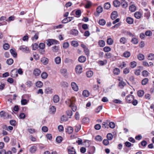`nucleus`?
I'll return each mask as SVG.
<instances>
[{
  "mask_svg": "<svg viewBox=\"0 0 154 154\" xmlns=\"http://www.w3.org/2000/svg\"><path fill=\"white\" fill-rule=\"evenodd\" d=\"M76 99L74 97H72L71 99H68L66 101V103L69 105V106L71 108L73 111H75L77 109V106L75 104Z\"/></svg>",
  "mask_w": 154,
  "mask_h": 154,
  "instance_id": "1",
  "label": "nucleus"
},
{
  "mask_svg": "<svg viewBox=\"0 0 154 154\" xmlns=\"http://www.w3.org/2000/svg\"><path fill=\"white\" fill-rule=\"evenodd\" d=\"M59 42L56 40L53 39H48L47 40L46 43L49 47L53 44H58Z\"/></svg>",
  "mask_w": 154,
  "mask_h": 154,
  "instance_id": "2",
  "label": "nucleus"
},
{
  "mask_svg": "<svg viewBox=\"0 0 154 154\" xmlns=\"http://www.w3.org/2000/svg\"><path fill=\"white\" fill-rule=\"evenodd\" d=\"M41 62L44 65L48 64L49 62V59L45 57H43L41 59Z\"/></svg>",
  "mask_w": 154,
  "mask_h": 154,
  "instance_id": "3",
  "label": "nucleus"
},
{
  "mask_svg": "<svg viewBox=\"0 0 154 154\" xmlns=\"http://www.w3.org/2000/svg\"><path fill=\"white\" fill-rule=\"evenodd\" d=\"M75 72L77 74H80L82 71V66L80 65H78L75 68Z\"/></svg>",
  "mask_w": 154,
  "mask_h": 154,
  "instance_id": "4",
  "label": "nucleus"
},
{
  "mask_svg": "<svg viewBox=\"0 0 154 154\" xmlns=\"http://www.w3.org/2000/svg\"><path fill=\"white\" fill-rule=\"evenodd\" d=\"M134 97L133 95L129 94L126 97V100L127 102L131 103L134 100Z\"/></svg>",
  "mask_w": 154,
  "mask_h": 154,
  "instance_id": "5",
  "label": "nucleus"
},
{
  "mask_svg": "<svg viewBox=\"0 0 154 154\" xmlns=\"http://www.w3.org/2000/svg\"><path fill=\"white\" fill-rule=\"evenodd\" d=\"M19 49L22 51L26 53H28L29 52V48L24 45L20 46V47Z\"/></svg>",
  "mask_w": 154,
  "mask_h": 154,
  "instance_id": "6",
  "label": "nucleus"
},
{
  "mask_svg": "<svg viewBox=\"0 0 154 154\" xmlns=\"http://www.w3.org/2000/svg\"><path fill=\"white\" fill-rule=\"evenodd\" d=\"M67 149L69 154H76L75 150L74 147L69 146L68 147Z\"/></svg>",
  "mask_w": 154,
  "mask_h": 154,
  "instance_id": "7",
  "label": "nucleus"
},
{
  "mask_svg": "<svg viewBox=\"0 0 154 154\" xmlns=\"http://www.w3.org/2000/svg\"><path fill=\"white\" fill-rule=\"evenodd\" d=\"M73 17H67L63 20L62 22L64 23H66L68 22L71 21L72 20H73Z\"/></svg>",
  "mask_w": 154,
  "mask_h": 154,
  "instance_id": "8",
  "label": "nucleus"
},
{
  "mask_svg": "<svg viewBox=\"0 0 154 154\" xmlns=\"http://www.w3.org/2000/svg\"><path fill=\"white\" fill-rule=\"evenodd\" d=\"M71 86L72 89L75 91L78 90V87L77 84L75 82H72L71 84Z\"/></svg>",
  "mask_w": 154,
  "mask_h": 154,
  "instance_id": "9",
  "label": "nucleus"
},
{
  "mask_svg": "<svg viewBox=\"0 0 154 154\" xmlns=\"http://www.w3.org/2000/svg\"><path fill=\"white\" fill-rule=\"evenodd\" d=\"M70 32L71 34L74 36H77L79 33L78 30L74 29H71Z\"/></svg>",
  "mask_w": 154,
  "mask_h": 154,
  "instance_id": "10",
  "label": "nucleus"
},
{
  "mask_svg": "<svg viewBox=\"0 0 154 154\" xmlns=\"http://www.w3.org/2000/svg\"><path fill=\"white\" fill-rule=\"evenodd\" d=\"M86 60V57L83 56H80L78 58L79 61L81 63L85 62Z\"/></svg>",
  "mask_w": 154,
  "mask_h": 154,
  "instance_id": "11",
  "label": "nucleus"
},
{
  "mask_svg": "<svg viewBox=\"0 0 154 154\" xmlns=\"http://www.w3.org/2000/svg\"><path fill=\"white\" fill-rule=\"evenodd\" d=\"M118 80L119 81H120L118 84L119 86L121 88H122L124 87V86L125 85L126 83L125 82H124L123 81H120V79H118Z\"/></svg>",
  "mask_w": 154,
  "mask_h": 154,
  "instance_id": "12",
  "label": "nucleus"
},
{
  "mask_svg": "<svg viewBox=\"0 0 154 154\" xmlns=\"http://www.w3.org/2000/svg\"><path fill=\"white\" fill-rule=\"evenodd\" d=\"M118 16L117 12L116 11L113 12L111 14V17L112 20L115 19Z\"/></svg>",
  "mask_w": 154,
  "mask_h": 154,
  "instance_id": "13",
  "label": "nucleus"
},
{
  "mask_svg": "<svg viewBox=\"0 0 154 154\" xmlns=\"http://www.w3.org/2000/svg\"><path fill=\"white\" fill-rule=\"evenodd\" d=\"M41 72V71L39 69H35L34 71L33 74L35 76H38L40 74Z\"/></svg>",
  "mask_w": 154,
  "mask_h": 154,
  "instance_id": "14",
  "label": "nucleus"
},
{
  "mask_svg": "<svg viewBox=\"0 0 154 154\" xmlns=\"http://www.w3.org/2000/svg\"><path fill=\"white\" fill-rule=\"evenodd\" d=\"M109 121L108 120H107L106 121L103 122L102 123V128H108V126H109Z\"/></svg>",
  "mask_w": 154,
  "mask_h": 154,
  "instance_id": "15",
  "label": "nucleus"
},
{
  "mask_svg": "<svg viewBox=\"0 0 154 154\" xmlns=\"http://www.w3.org/2000/svg\"><path fill=\"white\" fill-rule=\"evenodd\" d=\"M53 100L54 103H57L59 100V97L58 95H55L53 97Z\"/></svg>",
  "mask_w": 154,
  "mask_h": 154,
  "instance_id": "16",
  "label": "nucleus"
},
{
  "mask_svg": "<svg viewBox=\"0 0 154 154\" xmlns=\"http://www.w3.org/2000/svg\"><path fill=\"white\" fill-rule=\"evenodd\" d=\"M50 112L51 114H54L56 111V108L54 106H52L49 109Z\"/></svg>",
  "mask_w": 154,
  "mask_h": 154,
  "instance_id": "17",
  "label": "nucleus"
},
{
  "mask_svg": "<svg viewBox=\"0 0 154 154\" xmlns=\"http://www.w3.org/2000/svg\"><path fill=\"white\" fill-rule=\"evenodd\" d=\"M126 21L129 24H132L134 22L133 19L131 17H128L126 19Z\"/></svg>",
  "mask_w": 154,
  "mask_h": 154,
  "instance_id": "18",
  "label": "nucleus"
},
{
  "mask_svg": "<svg viewBox=\"0 0 154 154\" xmlns=\"http://www.w3.org/2000/svg\"><path fill=\"white\" fill-rule=\"evenodd\" d=\"M86 75L87 77L90 78L93 75V72L91 70H89L86 72Z\"/></svg>",
  "mask_w": 154,
  "mask_h": 154,
  "instance_id": "19",
  "label": "nucleus"
},
{
  "mask_svg": "<svg viewBox=\"0 0 154 154\" xmlns=\"http://www.w3.org/2000/svg\"><path fill=\"white\" fill-rule=\"evenodd\" d=\"M135 17L137 19H140L141 17V14L139 12H136L134 14Z\"/></svg>",
  "mask_w": 154,
  "mask_h": 154,
  "instance_id": "20",
  "label": "nucleus"
},
{
  "mask_svg": "<svg viewBox=\"0 0 154 154\" xmlns=\"http://www.w3.org/2000/svg\"><path fill=\"white\" fill-rule=\"evenodd\" d=\"M120 5V2L119 1L116 0L113 2V5L114 6L117 7H119Z\"/></svg>",
  "mask_w": 154,
  "mask_h": 154,
  "instance_id": "21",
  "label": "nucleus"
},
{
  "mask_svg": "<svg viewBox=\"0 0 154 154\" xmlns=\"http://www.w3.org/2000/svg\"><path fill=\"white\" fill-rule=\"evenodd\" d=\"M122 7L124 8H126L128 6L127 3L126 2L125 0H122L120 2Z\"/></svg>",
  "mask_w": 154,
  "mask_h": 154,
  "instance_id": "22",
  "label": "nucleus"
},
{
  "mask_svg": "<svg viewBox=\"0 0 154 154\" xmlns=\"http://www.w3.org/2000/svg\"><path fill=\"white\" fill-rule=\"evenodd\" d=\"M37 149V147L35 146H32L29 149V151L31 153H33L35 152Z\"/></svg>",
  "mask_w": 154,
  "mask_h": 154,
  "instance_id": "23",
  "label": "nucleus"
},
{
  "mask_svg": "<svg viewBox=\"0 0 154 154\" xmlns=\"http://www.w3.org/2000/svg\"><path fill=\"white\" fill-rule=\"evenodd\" d=\"M61 59L60 57H57L54 60V61L56 64H58L60 63Z\"/></svg>",
  "mask_w": 154,
  "mask_h": 154,
  "instance_id": "24",
  "label": "nucleus"
},
{
  "mask_svg": "<svg viewBox=\"0 0 154 154\" xmlns=\"http://www.w3.org/2000/svg\"><path fill=\"white\" fill-rule=\"evenodd\" d=\"M89 92L87 90H84L83 91L82 95L85 97H88L89 95Z\"/></svg>",
  "mask_w": 154,
  "mask_h": 154,
  "instance_id": "25",
  "label": "nucleus"
},
{
  "mask_svg": "<svg viewBox=\"0 0 154 154\" xmlns=\"http://www.w3.org/2000/svg\"><path fill=\"white\" fill-rule=\"evenodd\" d=\"M136 10V7L134 5H132L129 7V10L132 12H134Z\"/></svg>",
  "mask_w": 154,
  "mask_h": 154,
  "instance_id": "26",
  "label": "nucleus"
},
{
  "mask_svg": "<svg viewBox=\"0 0 154 154\" xmlns=\"http://www.w3.org/2000/svg\"><path fill=\"white\" fill-rule=\"evenodd\" d=\"M137 58L140 60H142L144 59V56L142 54H139L137 56Z\"/></svg>",
  "mask_w": 154,
  "mask_h": 154,
  "instance_id": "27",
  "label": "nucleus"
},
{
  "mask_svg": "<svg viewBox=\"0 0 154 154\" xmlns=\"http://www.w3.org/2000/svg\"><path fill=\"white\" fill-rule=\"evenodd\" d=\"M149 79L147 78H145L143 79L141 81V84L142 85H145L148 82Z\"/></svg>",
  "mask_w": 154,
  "mask_h": 154,
  "instance_id": "28",
  "label": "nucleus"
},
{
  "mask_svg": "<svg viewBox=\"0 0 154 154\" xmlns=\"http://www.w3.org/2000/svg\"><path fill=\"white\" fill-rule=\"evenodd\" d=\"M73 131V128L70 126L68 127L67 129L66 132L69 134H70Z\"/></svg>",
  "mask_w": 154,
  "mask_h": 154,
  "instance_id": "29",
  "label": "nucleus"
},
{
  "mask_svg": "<svg viewBox=\"0 0 154 154\" xmlns=\"http://www.w3.org/2000/svg\"><path fill=\"white\" fill-rule=\"evenodd\" d=\"M105 42L103 40H99L98 42V44L100 47H103L105 45Z\"/></svg>",
  "mask_w": 154,
  "mask_h": 154,
  "instance_id": "30",
  "label": "nucleus"
},
{
  "mask_svg": "<svg viewBox=\"0 0 154 154\" xmlns=\"http://www.w3.org/2000/svg\"><path fill=\"white\" fill-rule=\"evenodd\" d=\"M120 72L119 69L116 68L113 69V73L115 75H118Z\"/></svg>",
  "mask_w": 154,
  "mask_h": 154,
  "instance_id": "31",
  "label": "nucleus"
},
{
  "mask_svg": "<svg viewBox=\"0 0 154 154\" xmlns=\"http://www.w3.org/2000/svg\"><path fill=\"white\" fill-rule=\"evenodd\" d=\"M35 85L37 87L40 88L42 87L43 84L42 82L38 81L36 82Z\"/></svg>",
  "mask_w": 154,
  "mask_h": 154,
  "instance_id": "32",
  "label": "nucleus"
},
{
  "mask_svg": "<svg viewBox=\"0 0 154 154\" xmlns=\"http://www.w3.org/2000/svg\"><path fill=\"white\" fill-rule=\"evenodd\" d=\"M71 45L74 47H77L79 46V44L76 41H72L71 42Z\"/></svg>",
  "mask_w": 154,
  "mask_h": 154,
  "instance_id": "33",
  "label": "nucleus"
},
{
  "mask_svg": "<svg viewBox=\"0 0 154 154\" xmlns=\"http://www.w3.org/2000/svg\"><path fill=\"white\" fill-rule=\"evenodd\" d=\"M7 114V113L4 111H2L0 112V116L1 117L5 118Z\"/></svg>",
  "mask_w": 154,
  "mask_h": 154,
  "instance_id": "34",
  "label": "nucleus"
},
{
  "mask_svg": "<svg viewBox=\"0 0 154 154\" xmlns=\"http://www.w3.org/2000/svg\"><path fill=\"white\" fill-rule=\"evenodd\" d=\"M110 4L109 2H106L104 5V9L107 10L109 9L110 8Z\"/></svg>",
  "mask_w": 154,
  "mask_h": 154,
  "instance_id": "35",
  "label": "nucleus"
},
{
  "mask_svg": "<svg viewBox=\"0 0 154 154\" xmlns=\"http://www.w3.org/2000/svg\"><path fill=\"white\" fill-rule=\"evenodd\" d=\"M103 11V7L100 6H98L97 8V12L98 13L100 14Z\"/></svg>",
  "mask_w": 154,
  "mask_h": 154,
  "instance_id": "36",
  "label": "nucleus"
},
{
  "mask_svg": "<svg viewBox=\"0 0 154 154\" xmlns=\"http://www.w3.org/2000/svg\"><path fill=\"white\" fill-rule=\"evenodd\" d=\"M11 54L14 57H16L17 56V53L13 49H11L10 50Z\"/></svg>",
  "mask_w": 154,
  "mask_h": 154,
  "instance_id": "37",
  "label": "nucleus"
},
{
  "mask_svg": "<svg viewBox=\"0 0 154 154\" xmlns=\"http://www.w3.org/2000/svg\"><path fill=\"white\" fill-rule=\"evenodd\" d=\"M113 40L111 38H109L107 39L106 42L107 44L111 45L113 44Z\"/></svg>",
  "mask_w": 154,
  "mask_h": 154,
  "instance_id": "38",
  "label": "nucleus"
},
{
  "mask_svg": "<svg viewBox=\"0 0 154 154\" xmlns=\"http://www.w3.org/2000/svg\"><path fill=\"white\" fill-rule=\"evenodd\" d=\"M58 46L56 45H55L52 48V50L54 52H57L58 51Z\"/></svg>",
  "mask_w": 154,
  "mask_h": 154,
  "instance_id": "39",
  "label": "nucleus"
},
{
  "mask_svg": "<svg viewBox=\"0 0 154 154\" xmlns=\"http://www.w3.org/2000/svg\"><path fill=\"white\" fill-rule=\"evenodd\" d=\"M131 55L130 53L128 51H126L124 52L123 53V56L126 58H128Z\"/></svg>",
  "mask_w": 154,
  "mask_h": 154,
  "instance_id": "40",
  "label": "nucleus"
},
{
  "mask_svg": "<svg viewBox=\"0 0 154 154\" xmlns=\"http://www.w3.org/2000/svg\"><path fill=\"white\" fill-rule=\"evenodd\" d=\"M137 94L139 97H142L144 94V92L143 90H140L138 91Z\"/></svg>",
  "mask_w": 154,
  "mask_h": 154,
  "instance_id": "41",
  "label": "nucleus"
},
{
  "mask_svg": "<svg viewBox=\"0 0 154 154\" xmlns=\"http://www.w3.org/2000/svg\"><path fill=\"white\" fill-rule=\"evenodd\" d=\"M133 44H137L138 42V39L136 38H133L131 41Z\"/></svg>",
  "mask_w": 154,
  "mask_h": 154,
  "instance_id": "42",
  "label": "nucleus"
},
{
  "mask_svg": "<svg viewBox=\"0 0 154 154\" xmlns=\"http://www.w3.org/2000/svg\"><path fill=\"white\" fill-rule=\"evenodd\" d=\"M126 38L125 37H122L120 38L119 42L122 44H125L126 42Z\"/></svg>",
  "mask_w": 154,
  "mask_h": 154,
  "instance_id": "43",
  "label": "nucleus"
},
{
  "mask_svg": "<svg viewBox=\"0 0 154 154\" xmlns=\"http://www.w3.org/2000/svg\"><path fill=\"white\" fill-rule=\"evenodd\" d=\"M148 59L150 60H154V54L152 53L150 54L148 56Z\"/></svg>",
  "mask_w": 154,
  "mask_h": 154,
  "instance_id": "44",
  "label": "nucleus"
},
{
  "mask_svg": "<svg viewBox=\"0 0 154 154\" xmlns=\"http://www.w3.org/2000/svg\"><path fill=\"white\" fill-rule=\"evenodd\" d=\"M13 60L11 58H10L8 59L6 61L7 63L9 65H11L13 63Z\"/></svg>",
  "mask_w": 154,
  "mask_h": 154,
  "instance_id": "45",
  "label": "nucleus"
},
{
  "mask_svg": "<svg viewBox=\"0 0 154 154\" xmlns=\"http://www.w3.org/2000/svg\"><path fill=\"white\" fill-rule=\"evenodd\" d=\"M32 49L33 50H36L38 47V44L36 43L32 44Z\"/></svg>",
  "mask_w": 154,
  "mask_h": 154,
  "instance_id": "46",
  "label": "nucleus"
},
{
  "mask_svg": "<svg viewBox=\"0 0 154 154\" xmlns=\"http://www.w3.org/2000/svg\"><path fill=\"white\" fill-rule=\"evenodd\" d=\"M149 73L146 70H144L142 72V75L145 77H146L148 76V75Z\"/></svg>",
  "mask_w": 154,
  "mask_h": 154,
  "instance_id": "47",
  "label": "nucleus"
},
{
  "mask_svg": "<svg viewBox=\"0 0 154 154\" xmlns=\"http://www.w3.org/2000/svg\"><path fill=\"white\" fill-rule=\"evenodd\" d=\"M130 66L132 68H134L137 65V63L135 61H132L130 63Z\"/></svg>",
  "mask_w": 154,
  "mask_h": 154,
  "instance_id": "48",
  "label": "nucleus"
},
{
  "mask_svg": "<svg viewBox=\"0 0 154 154\" xmlns=\"http://www.w3.org/2000/svg\"><path fill=\"white\" fill-rule=\"evenodd\" d=\"M106 21L104 19H102L99 20V24L102 26H103L106 24Z\"/></svg>",
  "mask_w": 154,
  "mask_h": 154,
  "instance_id": "49",
  "label": "nucleus"
},
{
  "mask_svg": "<svg viewBox=\"0 0 154 154\" xmlns=\"http://www.w3.org/2000/svg\"><path fill=\"white\" fill-rule=\"evenodd\" d=\"M26 85L28 87L30 88L32 86L33 84L32 81H28L26 83Z\"/></svg>",
  "mask_w": 154,
  "mask_h": 154,
  "instance_id": "50",
  "label": "nucleus"
},
{
  "mask_svg": "<svg viewBox=\"0 0 154 154\" xmlns=\"http://www.w3.org/2000/svg\"><path fill=\"white\" fill-rule=\"evenodd\" d=\"M69 44L68 42H66L63 43V47L64 48H67L69 46Z\"/></svg>",
  "mask_w": 154,
  "mask_h": 154,
  "instance_id": "51",
  "label": "nucleus"
},
{
  "mask_svg": "<svg viewBox=\"0 0 154 154\" xmlns=\"http://www.w3.org/2000/svg\"><path fill=\"white\" fill-rule=\"evenodd\" d=\"M126 66V63L124 62H122L120 63L119 67L121 69H122Z\"/></svg>",
  "mask_w": 154,
  "mask_h": 154,
  "instance_id": "52",
  "label": "nucleus"
},
{
  "mask_svg": "<svg viewBox=\"0 0 154 154\" xmlns=\"http://www.w3.org/2000/svg\"><path fill=\"white\" fill-rule=\"evenodd\" d=\"M60 84L63 87H68V84L66 82H61Z\"/></svg>",
  "mask_w": 154,
  "mask_h": 154,
  "instance_id": "53",
  "label": "nucleus"
},
{
  "mask_svg": "<svg viewBox=\"0 0 154 154\" xmlns=\"http://www.w3.org/2000/svg\"><path fill=\"white\" fill-rule=\"evenodd\" d=\"M67 72V70L66 69H62L60 70V72L63 75H66Z\"/></svg>",
  "mask_w": 154,
  "mask_h": 154,
  "instance_id": "54",
  "label": "nucleus"
},
{
  "mask_svg": "<svg viewBox=\"0 0 154 154\" xmlns=\"http://www.w3.org/2000/svg\"><path fill=\"white\" fill-rule=\"evenodd\" d=\"M42 78L44 79H46L48 76V74L46 72L42 73L41 75Z\"/></svg>",
  "mask_w": 154,
  "mask_h": 154,
  "instance_id": "55",
  "label": "nucleus"
},
{
  "mask_svg": "<svg viewBox=\"0 0 154 154\" xmlns=\"http://www.w3.org/2000/svg\"><path fill=\"white\" fill-rule=\"evenodd\" d=\"M75 14L77 16H76L77 17H80L81 14V11L80 10H77L75 12Z\"/></svg>",
  "mask_w": 154,
  "mask_h": 154,
  "instance_id": "56",
  "label": "nucleus"
},
{
  "mask_svg": "<svg viewBox=\"0 0 154 154\" xmlns=\"http://www.w3.org/2000/svg\"><path fill=\"white\" fill-rule=\"evenodd\" d=\"M38 47L40 49L43 50L45 47V44L44 43H41L39 44Z\"/></svg>",
  "mask_w": 154,
  "mask_h": 154,
  "instance_id": "57",
  "label": "nucleus"
},
{
  "mask_svg": "<svg viewBox=\"0 0 154 154\" xmlns=\"http://www.w3.org/2000/svg\"><path fill=\"white\" fill-rule=\"evenodd\" d=\"M62 140V138L61 136H58L56 138V141L58 143H60Z\"/></svg>",
  "mask_w": 154,
  "mask_h": 154,
  "instance_id": "58",
  "label": "nucleus"
},
{
  "mask_svg": "<svg viewBox=\"0 0 154 154\" xmlns=\"http://www.w3.org/2000/svg\"><path fill=\"white\" fill-rule=\"evenodd\" d=\"M107 139L109 140H111L113 138L112 135L111 133H108L107 134L106 136Z\"/></svg>",
  "mask_w": 154,
  "mask_h": 154,
  "instance_id": "59",
  "label": "nucleus"
},
{
  "mask_svg": "<svg viewBox=\"0 0 154 154\" xmlns=\"http://www.w3.org/2000/svg\"><path fill=\"white\" fill-rule=\"evenodd\" d=\"M15 19V17L14 16H11L9 17L8 19L6 20V21L7 22H10L11 21H13Z\"/></svg>",
  "mask_w": 154,
  "mask_h": 154,
  "instance_id": "60",
  "label": "nucleus"
},
{
  "mask_svg": "<svg viewBox=\"0 0 154 154\" xmlns=\"http://www.w3.org/2000/svg\"><path fill=\"white\" fill-rule=\"evenodd\" d=\"M110 48L108 46H106L103 48V51L105 52H108L111 51Z\"/></svg>",
  "mask_w": 154,
  "mask_h": 154,
  "instance_id": "61",
  "label": "nucleus"
},
{
  "mask_svg": "<svg viewBox=\"0 0 154 154\" xmlns=\"http://www.w3.org/2000/svg\"><path fill=\"white\" fill-rule=\"evenodd\" d=\"M75 131L76 132H78L80 129L81 125H76L75 127Z\"/></svg>",
  "mask_w": 154,
  "mask_h": 154,
  "instance_id": "62",
  "label": "nucleus"
},
{
  "mask_svg": "<svg viewBox=\"0 0 154 154\" xmlns=\"http://www.w3.org/2000/svg\"><path fill=\"white\" fill-rule=\"evenodd\" d=\"M141 71L140 69H135L134 71V73L137 75H139L140 74Z\"/></svg>",
  "mask_w": 154,
  "mask_h": 154,
  "instance_id": "63",
  "label": "nucleus"
},
{
  "mask_svg": "<svg viewBox=\"0 0 154 154\" xmlns=\"http://www.w3.org/2000/svg\"><path fill=\"white\" fill-rule=\"evenodd\" d=\"M109 126L110 128H113L115 126V125L114 122H109Z\"/></svg>",
  "mask_w": 154,
  "mask_h": 154,
  "instance_id": "64",
  "label": "nucleus"
}]
</instances>
